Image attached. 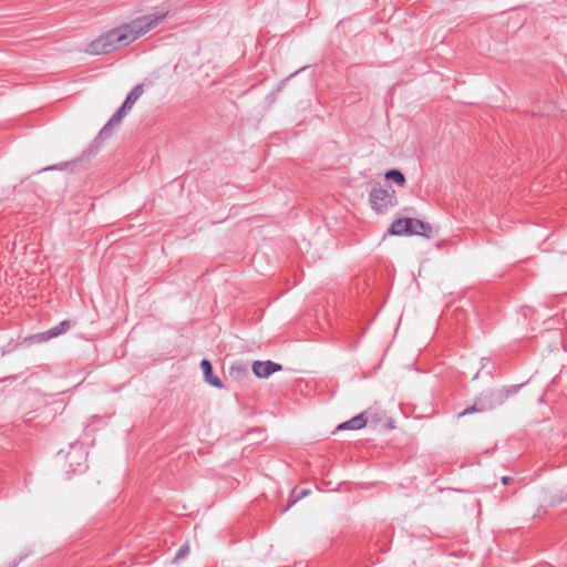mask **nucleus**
<instances>
[{
	"label": "nucleus",
	"instance_id": "0eeeda50",
	"mask_svg": "<svg viewBox=\"0 0 567 567\" xmlns=\"http://www.w3.org/2000/svg\"><path fill=\"white\" fill-rule=\"evenodd\" d=\"M367 413L363 412L352 417L351 420L343 422L338 426L339 430H360L367 424Z\"/></svg>",
	"mask_w": 567,
	"mask_h": 567
},
{
	"label": "nucleus",
	"instance_id": "423d86ee",
	"mask_svg": "<svg viewBox=\"0 0 567 567\" xmlns=\"http://www.w3.org/2000/svg\"><path fill=\"white\" fill-rule=\"evenodd\" d=\"M200 368L204 373L205 380L215 388L221 389L224 386L219 378L213 377V367L206 359L202 360Z\"/></svg>",
	"mask_w": 567,
	"mask_h": 567
},
{
	"label": "nucleus",
	"instance_id": "ddd939ff",
	"mask_svg": "<svg viewBox=\"0 0 567 567\" xmlns=\"http://www.w3.org/2000/svg\"><path fill=\"white\" fill-rule=\"evenodd\" d=\"M188 551H189V547L187 545L182 546L178 549L175 559H181V558L185 557Z\"/></svg>",
	"mask_w": 567,
	"mask_h": 567
},
{
	"label": "nucleus",
	"instance_id": "1a4fd4ad",
	"mask_svg": "<svg viewBox=\"0 0 567 567\" xmlns=\"http://www.w3.org/2000/svg\"><path fill=\"white\" fill-rule=\"evenodd\" d=\"M143 85L137 84L135 85L131 92L127 94L125 101H124V107H127L128 110L135 104V102L141 97L143 94Z\"/></svg>",
	"mask_w": 567,
	"mask_h": 567
},
{
	"label": "nucleus",
	"instance_id": "7ed1b4c3",
	"mask_svg": "<svg viewBox=\"0 0 567 567\" xmlns=\"http://www.w3.org/2000/svg\"><path fill=\"white\" fill-rule=\"evenodd\" d=\"M282 367L279 363L267 361H255L252 363V372L257 378L265 379L277 371H281Z\"/></svg>",
	"mask_w": 567,
	"mask_h": 567
},
{
	"label": "nucleus",
	"instance_id": "4468645a",
	"mask_svg": "<svg viewBox=\"0 0 567 567\" xmlns=\"http://www.w3.org/2000/svg\"><path fill=\"white\" fill-rule=\"evenodd\" d=\"M477 411H480V410L476 406H471V408L465 409L463 412H461L458 414V416H464L466 414H471V413L477 412Z\"/></svg>",
	"mask_w": 567,
	"mask_h": 567
},
{
	"label": "nucleus",
	"instance_id": "20e7f679",
	"mask_svg": "<svg viewBox=\"0 0 567 567\" xmlns=\"http://www.w3.org/2000/svg\"><path fill=\"white\" fill-rule=\"evenodd\" d=\"M70 328H71V322L69 320H63L58 326H55L44 332L33 336L32 339H34L39 342L48 341L52 338H56L60 334L66 332Z\"/></svg>",
	"mask_w": 567,
	"mask_h": 567
},
{
	"label": "nucleus",
	"instance_id": "39448f33",
	"mask_svg": "<svg viewBox=\"0 0 567 567\" xmlns=\"http://www.w3.org/2000/svg\"><path fill=\"white\" fill-rule=\"evenodd\" d=\"M125 110L128 109L124 107V104H122V106L112 115L109 122L100 131L101 136L107 137L111 134L112 128L122 122L125 115Z\"/></svg>",
	"mask_w": 567,
	"mask_h": 567
},
{
	"label": "nucleus",
	"instance_id": "2eb2a0df",
	"mask_svg": "<svg viewBox=\"0 0 567 567\" xmlns=\"http://www.w3.org/2000/svg\"><path fill=\"white\" fill-rule=\"evenodd\" d=\"M501 482H502L504 485H508V484H511L512 482H514V478H513V477H511V476H503V477L501 478Z\"/></svg>",
	"mask_w": 567,
	"mask_h": 567
},
{
	"label": "nucleus",
	"instance_id": "9d476101",
	"mask_svg": "<svg viewBox=\"0 0 567 567\" xmlns=\"http://www.w3.org/2000/svg\"><path fill=\"white\" fill-rule=\"evenodd\" d=\"M409 218L396 219L390 227V233L393 235H405L408 234Z\"/></svg>",
	"mask_w": 567,
	"mask_h": 567
},
{
	"label": "nucleus",
	"instance_id": "6e6552de",
	"mask_svg": "<svg viewBox=\"0 0 567 567\" xmlns=\"http://www.w3.org/2000/svg\"><path fill=\"white\" fill-rule=\"evenodd\" d=\"M427 229H430L427 224L416 218H409L408 235H423Z\"/></svg>",
	"mask_w": 567,
	"mask_h": 567
},
{
	"label": "nucleus",
	"instance_id": "9b49d317",
	"mask_svg": "<svg viewBox=\"0 0 567 567\" xmlns=\"http://www.w3.org/2000/svg\"><path fill=\"white\" fill-rule=\"evenodd\" d=\"M385 178L394 181L401 187H403L405 185V177L398 169H390V171H388L386 174H385Z\"/></svg>",
	"mask_w": 567,
	"mask_h": 567
},
{
	"label": "nucleus",
	"instance_id": "f257e3e1",
	"mask_svg": "<svg viewBox=\"0 0 567 567\" xmlns=\"http://www.w3.org/2000/svg\"><path fill=\"white\" fill-rule=\"evenodd\" d=\"M167 16L168 11L151 13L136 18L130 23L121 24L92 41L87 45L86 52L100 55L127 47L148 31L156 28L167 18Z\"/></svg>",
	"mask_w": 567,
	"mask_h": 567
},
{
	"label": "nucleus",
	"instance_id": "f03ea898",
	"mask_svg": "<svg viewBox=\"0 0 567 567\" xmlns=\"http://www.w3.org/2000/svg\"><path fill=\"white\" fill-rule=\"evenodd\" d=\"M371 207L378 213L386 210L396 204L395 192L382 187H373L369 194Z\"/></svg>",
	"mask_w": 567,
	"mask_h": 567
},
{
	"label": "nucleus",
	"instance_id": "f8f14e48",
	"mask_svg": "<svg viewBox=\"0 0 567 567\" xmlns=\"http://www.w3.org/2000/svg\"><path fill=\"white\" fill-rule=\"evenodd\" d=\"M230 373L231 374H237V375L246 374L247 373V368L245 365H243V364L231 365L230 367Z\"/></svg>",
	"mask_w": 567,
	"mask_h": 567
}]
</instances>
